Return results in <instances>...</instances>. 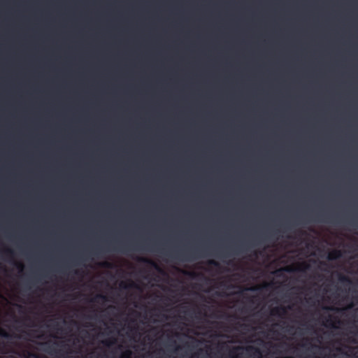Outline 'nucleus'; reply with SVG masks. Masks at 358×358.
Listing matches in <instances>:
<instances>
[{"instance_id":"obj_2","label":"nucleus","mask_w":358,"mask_h":358,"mask_svg":"<svg viewBox=\"0 0 358 358\" xmlns=\"http://www.w3.org/2000/svg\"><path fill=\"white\" fill-rule=\"evenodd\" d=\"M201 250L199 248H194L188 251H181L180 255L182 257H194L199 256Z\"/></svg>"},{"instance_id":"obj_22","label":"nucleus","mask_w":358,"mask_h":358,"mask_svg":"<svg viewBox=\"0 0 358 358\" xmlns=\"http://www.w3.org/2000/svg\"><path fill=\"white\" fill-rule=\"evenodd\" d=\"M248 289H249V290H255V287H250V288H248Z\"/></svg>"},{"instance_id":"obj_12","label":"nucleus","mask_w":358,"mask_h":358,"mask_svg":"<svg viewBox=\"0 0 358 358\" xmlns=\"http://www.w3.org/2000/svg\"><path fill=\"white\" fill-rule=\"evenodd\" d=\"M338 280H339V281H341L342 282H348V283H350L351 282V280L349 278V277H348V276H346L345 275H343V274H339Z\"/></svg>"},{"instance_id":"obj_14","label":"nucleus","mask_w":358,"mask_h":358,"mask_svg":"<svg viewBox=\"0 0 358 358\" xmlns=\"http://www.w3.org/2000/svg\"><path fill=\"white\" fill-rule=\"evenodd\" d=\"M208 264L210 266H215V267H218L220 266V264L213 259L209 260Z\"/></svg>"},{"instance_id":"obj_10","label":"nucleus","mask_w":358,"mask_h":358,"mask_svg":"<svg viewBox=\"0 0 358 358\" xmlns=\"http://www.w3.org/2000/svg\"><path fill=\"white\" fill-rule=\"evenodd\" d=\"M116 341H117L116 338H109V339L103 341L102 343L107 347H110V346L115 345L116 343Z\"/></svg>"},{"instance_id":"obj_8","label":"nucleus","mask_w":358,"mask_h":358,"mask_svg":"<svg viewBox=\"0 0 358 358\" xmlns=\"http://www.w3.org/2000/svg\"><path fill=\"white\" fill-rule=\"evenodd\" d=\"M139 261L144 262V263H147L148 264H150L151 266H152L153 267H155L157 269H159L158 265L155 262H153L152 260H151L150 259L142 257V258L139 259Z\"/></svg>"},{"instance_id":"obj_5","label":"nucleus","mask_w":358,"mask_h":358,"mask_svg":"<svg viewBox=\"0 0 358 358\" xmlns=\"http://www.w3.org/2000/svg\"><path fill=\"white\" fill-rule=\"evenodd\" d=\"M1 252L4 256H6V257H8L10 259H13L15 253L13 250L10 249V248H6V249H3L1 251Z\"/></svg>"},{"instance_id":"obj_4","label":"nucleus","mask_w":358,"mask_h":358,"mask_svg":"<svg viewBox=\"0 0 358 358\" xmlns=\"http://www.w3.org/2000/svg\"><path fill=\"white\" fill-rule=\"evenodd\" d=\"M120 287L123 289H129L131 288L139 289V286L132 281L129 283H127L125 282H121L120 283Z\"/></svg>"},{"instance_id":"obj_13","label":"nucleus","mask_w":358,"mask_h":358,"mask_svg":"<svg viewBox=\"0 0 358 358\" xmlns=\"http://www.w3.org/2000/svg\"><path fill=\"white\" fill-rule=\"evenodd\" d=\"M0 336L8 338L11 337V335L8 333L4 329L0 328Z\"/></svg>"},{"instance_id":"obj_16","label":"nucleus","mask_w":358,"mask_h":358,"mask_svg":"<svg viewBox=\"0 0 358 358\" xmlns=\"http://www.w3.org/2000/svg\"><path fill=\"white\" fill-rule=\"evenodd\" d=\"M16 266H17L19 271H22V270L24 268V265L22 263L17 262V263H16Z\"/></svg>"},{"instance_id":"obj_9","label":"nucleus","mask_w":358,"mask_h":358,"mask_svg":"<svg viewBox=\"0 0 358 358\" xmlns=\"http://www.w3.org/2000/svg\"><path fill=\"white\" fill-rule=\"evenodd\" d=\"M243 349L242 347H240V346H237V347H234L230 351H229V355L232 357V358H238V356L237 355V352L240 350H242Z\"/></svg>"},{"instance_id":"obj_23","label":"nucleus","mask_w":358,"mask_h":358,"mask_svg":"<svg viewBox=\"0 0 358 358\" xmlns=\"http://www.w3.org/2000/svg\"><path fill=\"white\" fill-rule=\"evenodd\" d=\"M105 266H107V267H109V264H108V263H107V262H106V263H105Z\"/></svg>"},{"instance_id":"obj_25","label":"nucleus","mask_w":358,"mask_h":358,"mask_svg":"<svg viewBox=\"0 0 358 358\" xmlns=\"http://www.w3.org/2000/svg\"><path fill=\"white\" fill-rule=\"evenodd\" d=\"M192 358H194V357Z\"/></svg>"},{"instance_id":"obj_19","label":"nucleus","mask_w":358,"mask_h":358,"mask_svg":"<svg viewBox=\"0 0 358 358\" xmlns=\"http://www.w3.org/2000/svg\"><path fill=\"white\" fill-rule=\"evenodd\" d=\"M326 310H334L335 308L333 306H326L324 308Z\"/></svg>"},{"instance_id":"obj_7","label":"nucleus","mask_w":358,"mask_h":358,"mask_svg":"<svg viewBox=\"0 0 358 358\" xmlns=\"http://www.w3.org/2000/svg\"><path fill=\"white\" fill-rule=\"evenodd\" d=\"M92 301L94 302H99L100 301L105 302V301H108V299L104 294H98L95 296V297Z\"/></svg>"},{"instance_id":"obj_15","label":"nucleus","mask_w":358,"mask_h":358,"mask_svg":"<svg viewBox=\"0 0 358 358\" xmlns=\"http://www.w3.org/2000/svg\"><path fill=\"white\" fill-rule=\"evenodd\" d=\"M120 246H121V247H120V250H121V251H122V252H124V253H126V252L130 249V248H129L127 245H121Z\"/></svg>"},{"instance_id":"obj_21","label":"nucleus","mask_w":358,"mask_h":358,"mask_svg":"<svg viewBox=\"0 0 358 358\" xmlns=\"http://www.w3.org/2000/svg\"><path fill=\"white\" fill-rule=\"evenodd\" d=\"M303 264L304 265L305 268H307L308 267V264H305V263H303Z\"/></svg>"},{"instance_id":"obj_17","label":"nucleus","mask_w":358,"mask_h":358,"mask_svg":"<svg viewBox=\"0 0 358 358\" xmlns=\"http://www.w3.org/2000/svg\"><path fill=\"white\" fill-rule=\"evenodd\" d=\"M327 322L329 323V326H330L332 328H336V326L334 325L333 321L331 320L330 317L328 320H327Z\"/></svg>"},{"instance_id":"obj_20","label":"nucleus","mask_w":358,"mask_h":358,"mask_svg":"<svg viewBox=\"0 0 358 358\" xmlns=\"http://www.w3.org/2000/svg\"><path fill=\"white\" fill-rule=\"evenodd\" d=\"M282 270L287 271V272L292 271V269L290 267H285V268H282Z\"/></svg>"},{"instance_id":"obj_1","label":"nucleus","mask_w":358,"mask_h":358,"mask_svg":"<svg viewBox=\"0 0 358 358\" xmlns=\"http://www.w3.org/2000/svg\"><path fill=\"white\" fill-rule=\"evenodd\" d=\"M245 350L250 358H262V350L257 347L248 345L245 348Z\"/></svg>"},{"instance_id":"obj_6","label":"nucleus","mask_w":358,"mask_h":358,"mask_svg":"<svg viewBox=\"0 0 358 358\" xmlns=\"http://www.w3.org/2000/svg\"><path fill=\"white\" fill-rule=\"evenodd\" d=\"M341 251L335 250L329 253V255L328 256V259L329 260H334V259L339 258L341 257Z\"/></svg>"},{"instance_id":"obj_24","label":"nucleus","mask_w":358,"mask_h":358,"mask_svg":"<svg viewBox=\"0 0 358 358\" xmlns=\"http://www.w3.org/2000/svg\"><path fill=\"white\" fill-rule=\"evenodd\" d=\"M96 250H101V248H96Z\"/></svg>"},{"instance_id":"obj_18","label":"nucleus","mask_w":358,"mask_h":358,"mask_svg":"<svg viewBox=\"0 0 358 358\" xmlns=\"http://www.w3.org/2000/svg\"><path fill=\"white\" fill-rule=\"evenodd\" d=\"M53 351V348L52 346H48L47 349H45V352H48V353H52V352Z\"/></svg>"},{"instance_id":"obj_3","label":"nucleus","mask_w":358,"mask_h":358,"mask_svg":"<svg viewBox=\"0 0 358 358\" xmlns=\"http://www.w3.org/2000/svg\"><path fill=\"white\" fill-rule=\"evenodd\" d=\"M287 314V308L284 306H278L272 309L271 315L282 317Z\"/></svg>"},{"instance_id":"obj_11","label":"nucleus","mask_w":358,"mask_h":358,"mask_svg":"<svg viewBox=\"0 0 358 358\" xmlns=\"http://www.w3.org/2000/svg\"><path fill=\"white\" fill-rule=\"evenodd\" d=\"M133 352L131 350H126L124 351L120 356V358H131Z\"/></svg>"}]
</instances>
